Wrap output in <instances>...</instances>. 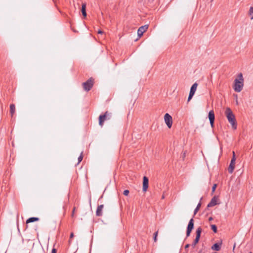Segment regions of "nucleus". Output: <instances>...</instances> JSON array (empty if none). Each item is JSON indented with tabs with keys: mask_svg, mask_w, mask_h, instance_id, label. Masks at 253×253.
<instances>
[{
	"mask_svg": "<svg viewBox=\"0 0 253 253\" xmlns=\"http://www.w3.org/2000/svg\"><path fill=\"white\" fill-rule=\"evenodd\" d=\"M225 114L228 122L230 123L233 129H237V124L234 114L229 107H227L225 111Z\"/></svg>",
	"mask_w": 253,
	"mask_h": 253,
	"instance_id": "1",
	"label": "nucleus"
},
{
	"mask_svg": "<svg viewBox=\"0 0 253 253\" xmlns=\"http://www.w3.org/2000/svg\"><path fill=\"white\" fill-rule=\"evenodd\" d=\"M239 79H236L234 81L233 88L236 92H240L243 89L244 86V79L241 73L239 75Z\"/></svg>",
	"mask_w": 253,
	"mask_h": 253,
	"instance_id": "2",
	"label": "nucleus"
},
{
	"mask_svg": "<svg viewBox=\"0 0 253 253\" xmlns=\"http://www.w3.org/2000/svg\"><path fill=\"white\" fill-rule=\"evenodd\" d=\"M94 84V79L92 78H90L85 82L83 83L84 89L86 91H89L92 87Z\"/></svg>",
	"mask_w": 253,
	"mask_h": 253,
	"instance_id": "3",
	"label": "nucleus"
},
{
	"mask_svg": "<svg viewBox=\"0 0 253 253\" xmlns=\"http://www.w3.org/2000/svg\"><path fill=\"white\" fill-rule=\"evenodd\" d=\"M202 231V229L201 227H199L197 229L196 232V238L194 239L193 242L192 243V244L191 245V246L193 248H194L195 247V246L196 245V244L199 242L200 239Z\"/></svg>",
	"mask_w": 253,
	"mask_h": 253,
	"instance_id": "4",
	"label": "nucleus"
},
{
	"mask_svg": "<svg viewBox=\"0 0 253 253\" xmlns=\"http://www.w3.org/2000/svg\"><path fill=\"white\" fill-rule=\"evenodd\" d=\"M194 228V219L193 218L190 219L189 221L188 226L186 229V237H189Z\"/></svg>",
	"mask_w": 253,
	"mask_h": 253,
	"instance_id": "5",
	"label": "nucleus"
},
{
	"mask_svg": "<svg viewBox=\"0 0 253 253\" xmlns=\"http://www.w3.org/2000/svg\"><path fill=\"white\" fill-rule=\"evenodd\" d=\"M165 122L168 127L170 128L172 124V119L171 116L168 113H166L164 116Z\"/></svg>",
	"mask_w": 253,
	"mask_h": 253,
	"instance_id": "6",
	"label": "nucleus"
},
{
	"mask_svg": "<svg viewBox=\"0 0 253 253\" xmlns=\"http://www.w3.org/2000/svg\"><path fill=\"white\" fill-rule=\"evenodd\" d=\"M208 118L210 121V123L212 127L214 126V122L215 120L214 113L213 110H211L208 114Z\"/></svg>",
	"mask_w": 253,
	"mask_h": 253,
	"instance_id": "7",
	"label": "nucleus"
},
{
	"mask_svg": "<svg viewBox=\"0 0 253 253\" xmlns=\"http://www.w3.org/2000/svg\"><path fill=\"white\" fill-rule=\"evenodd\" d=\"M148 25H145L140 27L137 30V35L138 37L140 38L143 33L148 29Z\"/></svg>",
	"mask_w": 253,
	"mask_h": 253,
	"instance_id": "8",
	"label": "nucleus"
},
{
	"mask_svg": "<svg viewBox=\"0 0 253 253\" xmlns=\"http://www.w3.org/2000/svg\"><path fill=\"white\" fill-rule=\"evenodd\" d=\"M149 179L148 178L144 176L143 178V191L146 192L148 188Z\"/></svg>",
	"mask_w": 253,
	"mask_h": 253,
	"instance_id": "9",
	"label": "nucleus"
},
{
	"mask_svg": "<svg viewBox=\"0 0 253 253\" xmlns=\"http://www.w3.org/2000/svg\"><path fill=\"white\" fill-rule=\"evenodd\" d=\"M222 246V242L216 243L214 244L211 247V249L215 251H219L220 250Z\"/></svg>",
	"mask_w": 253,
	"mask_h": 253,
	"instance_id": "10",
	"label": "nucleus"
},
{
	"mask_svg": "<svg viewBox=\"0 0 253 253\" xmlns=\"http://www.w3.org/2000/svg\"><path fill=\"white\" fill-rule=\"evenodd\" d=\"M106 115H105V114L103 115H100L99 116V125L100 126H102L103 125L104 122L105 120H107V117H106Z\"/></svg>",
	"mask_w": 253,
	"mask_h": 253,
	"instance_id": "11",
	"label": "nucleus"
},
{
	"mask_svg": "<svg viewBox=\"0 0 253 253\" xmlns=\"http://www.w3.org/2000/svg\"><path fill=\"white\" fill-rule=\"evenodd\" d=\"M235 161H234L233 160H231L230 165H229V166L228 167V172L230 173H233L234 169H235Z\"/></svg>",
	"mask_w": 253,
	"mask_h": 253,
	"instance_id": "12",
	"label": "nucleus"
},
{
	"mask_svg": "<svg viewBox=\"0 0 253 253\" xmlns=\"http://www.w3.org/2000/svg\"><path fill=\"white\" fill-rule=\"evenodd\" d=\"M216 205H217V198L214 196L211 199L210 202L208 204L207 207H212Z\"/></svg>",
	"mask_w": 253,
	"mask_h": 253,
	"instance_id": "13",
	"label": "nucleus"
},
{
	"mask_svg": "<svg viewBox=\"0 0 253 253\" xmlns=\"http://www.w3.org/2000/svg\"><path fill=\"white\" fill-rule=\"evenodd\" d=\"M104 207L103 205H101L97 207L96 211V215L97 216H101L102 215V210Z\"/></svg>",
	"mask_w": 253,
	"mask_h": 253,
	"instance_id": "14",
	"label": "nucleus"
},
{
	"mask_svg": "<svg viewBox=\"0 0 253 253\" xmlns=\"http://www.w3.org/2000/svg\"><path fill=\"white\" fill-rule=\"evenodd\" d=\"M39 220H40V219L38 217H30V218H28L26 220V223L28 224V223H29L38 221Z\"/></svg>",
	"mask_w": 253,
	"mask_h": 253,
	"instance_id": "15",
	"label": "nucleus"
},
{
	"mask_svg": "<svg viewBox=\"0 0 253 253\" xmlns=\"http://www.w3.org/2000/svg\"><path fill=\"white\" fill-rule=\"evenodd\" d=\"M81 11L84 17V18L86 17L87 14L86 12V4L85 3L82 4Z\"/></svg>",
	"mask_w": 253,
	"mask_h": 253,
	"instance_id": "16",
	"label": "nucleus"
},
{
	"mask_svg": "<svg viewBox=\"0 0 253 253\" xmlns=\"http://www.w3.org/2000/svg\"><path fill=\"white\" fill-rule=\"evenodd\" d=\"M15 112V105L13 104H11L10 105V114L12 117L14 114Z\"/></svg>",
	"mask_w": 253,
	"mask_h": 253,
	"instance_id": "17",
	"label": "nucleus"
},
{
	"mask_svg": "<svg viewBox=\"0 0 253 253\" xmlns=\"http://www.w3.org/2000/svg\"><path fill=\"white\" fill-rule=\"evenodd\" d=\"M197 86H198L197 83H194L191 87L190 92H191L193 94H195V92L196 90Z\"/></svg>",
	"mask_w": 253,
	"mask_h": 253,
	"instance_id": "18",
	"label": "nucleus"
},
{
	"mask_svg": "<svg viewBox=\"0 0 253 253\" xmlns=\"http://www.w3.org/2000/svg\"><path fill=\"white\" fill-rule=\"evenodd\" d=\"M201 204L200 202V203H198V204L197 205L196 209L194 210L193 216L197 213L198 211L199 210V209H200V208L201 207Z\"/></svg>",
	"mask_w": 253,
	"mask_h": 253,
	"instance_id": "19",
	"label": "nucleus"
},
{
	"mask_svg": "<svg viewBox=\"0 0 253 253\" xmlns=\"http://www.w3.org/2000/svg\"><path fill=\"white\" fill-rule=\"evenodd\" d=\"M211 229L213 231V232L215 233L217 232V226L215 224L211 225Z\"/></svg>",
	"mask_w": 253,
	"mask_h": 253,
	"instance_id": "20",
	"label": "nucleus"
},
{
	"mask_svg": "<svg viewBox=\"0 0 253 253\" xmlns=\"http://www.w3.org/2000/svg\"><path fill=\"white\" fill-rule=\"evenodd\" d=\"M249 14L251 16V19H253V7H251L249 11Z\"/></svg>",
	"mask_w": 253,
	"mask_h": 253,
	"instance_id": "21",
	"label": "nucleus"
},
{
	"mask_svg": "<svg viewBox=\"0 0 253 253\" xmlns=\"http://www.w3.org/2000/svg\"><path fill=\"white\" fill-rule=\"evenodd\" d=\"M105 115H106V117H107V120H110L112 117V113L109 112L108 111H106L104 113Z\"/></svg>",
	"mask_w": 253,
	"mask_h": 253,
	"instance_id": "22",
	"label": "nucleus"
},
{
	"mask_svg": "<svg viewBox=\"0 0 253 253\" xmlns=\"http://www.w3.org/2000/svg\"><path fill=\"white\" fill-rule=\"evenodd\" d=\"M158 231L155 232L154 233V234L153 239H154V240L155 242H156L157 241V236H158Z\"/></svg>",
	"mask_w": 253,
	"mask_h": 253,
	"instance_id": "23",
	"label": "nucleus"
},
{
	"mask_svg": "<svg viewBox=\"0 0 253 253\" xmlns=\"http://www.w3.org/2000/svg\"><path fill=\"white\" fill-rule=\"evenodd\" d=\"M83 159V152L81 153L80 156L78 157V164L81 162Z\"/></svg>",
	"mask_w": 253,
	"mask_h": 253,
	"instance_id": "24",
	"label": "nucleus"
},
{
	"mask_svg": "<svg viewBox=\"0 0 253 253\" xmlns=\"http://www.w3.org/2000/svg\"><path fill=\"white\" fill-rule=\"evenodd\" d=\"M194 95V94L189 92L188 98V100H187L188 102H189L192 99V98L193 97Z\"/></svg>",
	"mask_w": 253,
	"mask_h": 253,
	"instance_id": "25",
	"label": "nucleus"
},
{
	"mask_svg": "<svg viewBox=\"0 0 253 253\" xmlns=\"http://www.w3.org/2000/svg\"><path fill=\"white\" fill-rule=\"evenodd\" d=\"M74 236V234L73 232H72L71 234H70V239L69 240V244H70L71 243V239L72 238H73Z\"/></svg>",
	"mask_w": 253,
	"mask_h": 253,
	"instance_id": "26",
	"label": "nucleus"
},
{
	"mask_svg": "<svg viewBox=\"0 0 253 253\" xmlns=\"http://www.w3.org/2000/svg\"><path fill=\"white\" fill-rule=\"evenodd\" d=\"M216 187H217V184H213V185L212 186V193H214V192Z\"/></svg>",
	"mask_w": 253,
	"mask_h": 253,
	"instance_id": "27",
	"label": "nucleus"
},
{
	"mask_svg": "<svg viewBox=\"0 0 253 253\" xmlns=\"http://www.w3.org/2000/svg\"><path fill=\"white\" fill-rule=\"evenodd\" d=\"M129 193L128 190H125L124 191L123 194L125 196H127Z\"/></svg>",
	"mask_w": 253,
	"mask_h": 253,
	"instance_id": "28",
	"label": "nucleus"
},
{
	"mask_svg": "<svg viewBox=\"0 0 253 253\" xmlns=\"http://www.w3.org/2000/svg\"><path fill=\"white\" fill-rule=\"evenodd\" d=\"M231 160H233L234 161H236V157H235V152H233V157Z\"/></svg>",
	"mask_w": 253,
	"mask_h": 253,
	"instance_id": "29",
	"label": "nucleus"
},
{
	"mask_svg": "<svg viewBox=\"0 0 253 253\" xmlns=\"http://www.w3.org/2000/svg\"><path fill=\"white\" fill-rule=\"evenodd\" d=\"M57 253L56 249L55 248H53L52 250V251H51V253Z\"/></svg>",
	"mask_w": 253,
	"mask_h": 253,
	"instance_id": "30",
	"label": "nucleus"
},
{
	"mask_svg": "<svg viewBox=\"0 0 253 253\" xmlns=\"http://www.w3.org/2000/svg\"><path fill=\"white\" fill-rule=\"evenodd\" d=\"M97 33L99 34H102L103 33V32L101 30H98L97 31Z\"/></svg>",
	"mask_w": 253,
	"mask_h": 253,
	"instance_id": "31",
	"label": "nucleus"
},
{
	"mask_svg": "<svg viewBox=\"0 0 253 253\" xmlns=\"http://www.w3.org/2000/svg\"><path fill=\"white\" fill-rule=\"evenodd\" d=\"M190 244H186L185 246V249H187V248H188L189 247H190Z\"/></svg>",
	"mask_w": 253,
	"mask_h": 253,
	"instance_id": "32",
	"label": "nucleus"
},
{
	"mask_svg": "<svg viewBox=\"0 0 253 253\" xmlns=\"http://www.w3.org/2000/svg\"><path fill=\"white\" fill-rule=\"evenodd\" d=\"M75 211V208H74V209H73V211H72V216H74V214Z\"/></svg>",
	"mask_w": 253,
	"mask_h": 253,
	"instance_id": "33",
	"label": "nucleus"
},
{
	"mask_svg": "<svg viewBox=\"0 0 253 253\" xmlns=\"http://www.w3.org/2000/svg\"><path fill=\"white\" fill-rule=\"evenodd\" d=\"M212 219H213V218H212V217H210L209 218V221H211V220H212Z\"/></svg>",
	"mask_w": 253,
	"mask_h": 253,
	"instance_id": "34",
	"label": "nucleus"
},
{
	"mask_svg": "<svg viewBox=\"0 0 253 253\" xmlns=\"http://www.w3.org/2000/svg\"><path fill=\"white\" fill-rule=\"evenodd\" d=\"M165 198V196L163 195L162 197V199H163Z\"/></svg>",
	"mask_w": 253,
	"mask_h": 253,
	"instance_id": "35",
	"label": "nucleus"
},
{
	"mask_svg": "<svg viewBox=\"0 0 253 253\" xmlns=\"http://www.w3.org/2000/svg\"><path fill=\"white\" fill-rule=\"evenodd\" d=\"M73 31H74V32H76V31L75 30H73Z\"/></svg>",
	"mask_w": 253,
	"mask_h": 253,
	"instance_id": "36",
	"label": "nucleus"
},
{
	"mask_svg": "<svg viewBox=\"0 0 253 253\" xmlns=\"http://www.w3.org/2000/svg\"><path fill=\"white\" fill-rule=\"evenodd\" d=\"M201 253V251H200L199 253Z\"/></svg>",
	"mask_w": 253,
	"mask_h": 253,
	"instance_id": "37",
	"label": "nucleus"
},
{
	"mask_svg": "<svg viewBox=\"0 0 253 253\" xmlns=\"http://www.w3.org/2000/svg\"><path fill=\"white\" fill-rule=\"evenodd\" d=\"M252 253V252H250V253Z\"/></svg>",
	"mask_w": 253,
	"mask_h": 253,
	"instance_id": "38",
	"label": "nucleus"
}]
</instances>
